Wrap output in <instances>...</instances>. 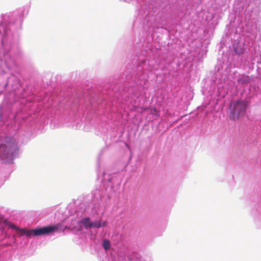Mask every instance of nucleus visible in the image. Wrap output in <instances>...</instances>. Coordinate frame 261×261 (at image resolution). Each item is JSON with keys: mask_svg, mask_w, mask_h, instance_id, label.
I'll return each mask as SVG.
<instances>
[{"mask_svg": "<svg viewBox=\"0 0 261 261\" xmlns=\"http://www.w3.org/2000/svg\"><path fill=\"white\" fill-rule=\"evenodd\" d=\"M18 152L17 143L13 138L7 139L5 143L0 145V159L3 162L12 161Z\"/></svg>", "mask_w": 261, "mask_h": 261, "instance_id": "1", "label": "nucleus"}, {"mask_svg": "<svg viewBox=\"0 0 261 261\" xmlns=\"http://www.w3.org/2000/svg\"><path fill=\"white\" fill-rule=\"evenodd\" d=\"M58 229V227L56 226H48L41 228H38L32 230L20 229L19 231L21 234H25L27 236H42L50 233Z\"/></svg>", "mask_w": 261, "mask_h": 261, "instance_id": "2", "label": "nucleus"}, {"mask_svg": "<svg viewBox=\"0 0 261 261\" xmlns=\"http://www.w3.org/2000/svg\"><path fill=\"white\" fill-rule=\"evenodd\" d=\"M230 109L232 114L233 119H238L245 111V103L242 100L232 101L230 104Z\"/></svg>", "mask_w": 261, "mask_h": 261, "instance_id": "3", "label": "nucleus"}, {"mask_svg": "<svg viewBox=\"0 0 261 261\" xmlns=\"http://www.w3.org/2000/svg\"><path fill=\"white\" fill-rule=\"evenodd\" d=\"M245 43L243 41H236L233 44V49L238 55L243 54L245 51Z\"/></svg>", "mask_w": 261, "mask_h": 261, "instance_id": "4", "label": "nucleus"}, {"mask_svg": "<svg viewBox=\"0 0 261 261\" xmlns=\"http://www.w3.org/2000/svg\"><path fill=\"white\" fill-rule=\"evenodd\" d=\"M82 223L84 225L86 229L91 228L92 226V222L89 217L83 218L81 221Z\"/></svg>", "mask_w": 261, "mask_h": 261, "instance_id": "5", "label": "nucleus"}, {"mask_svg": "<svg viewBox=\"0 0 261 261\" xmlns=\"http://www.w3.org/2000/svg\"><path fill=\"white\" fill-rule=\"evenodd\" d=\"M111 245L108 240H105L103 242V247L105 250H108L110 248Z\"/></svg>", "mask_w": 261, "mask_h": 261, "instance_id": "6", "label": "nucleus"}, {"mask_svg": "<svg viewBox=\"0 0 261 261\" xmlns=\"http://www.w3.org/2000/svg\"><path fill=\"white\" fill-rule=\"evenodd\" d=\"M101 227V221H96L95 222H92L91 228H100Z\"/></svg>", "mask_w": 261, "mask_h": 261, "instance_id": "7", "label": "nucleus"}, {"mask_svg": "<svg viewBox=\"0 0 261 261\" xmlns=\"http://www.w3.org/2000/svg\"><path fill=\"white\" fill-rule=\"evenodd\" d=\"M150 113L156 116H159V112L155 108L151 109Z\"/></svg>", "mask_w": 261, "mask_h": 261, "instance_id": "8", "label": "nucleus"}, {"mask_svg": "<svg viewBox=\"0 0 261 261\" xmlns=\"http://www.w3.org/2000/svg\"><path fill=\"white\" fill-rule=\"evenodd\" d=\"M5 223L6 224H7L8 225H9L11 228H15V229H17L15 226L14 225H13V224L11 223H9L7 221H5Z\"/></svg>", "mask_w": 261, "mask_h": 261, "instance_id": "9", "label": "nucleus"}, {"mask_svg": "<svg viewBox=\"0 0 261 261\" xmlns=\"http://www.w3.org/2000/svg\"><path fill=\"white\" fill-rule=\"evenodd\" d=\"M107 224V222L106 221H104L101 223V227L106 226Z\"/></svg>", "mask_w": 261, "mask_h": 261, "instance_id": "10", "label": "nucleus"}]
</instances>
